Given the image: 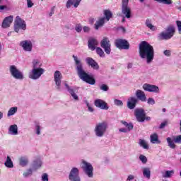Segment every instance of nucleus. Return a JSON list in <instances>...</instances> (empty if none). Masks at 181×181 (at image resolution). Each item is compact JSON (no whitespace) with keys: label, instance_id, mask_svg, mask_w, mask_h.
<instances>
[{"label":"nucleus","instance_id":"27","mask_svg":"<svg viewBox=\"0 0 181 181\" xmlns=\"http://www.w3.org/2000/svg\"><path fill=\"white\" fill-rule=\"evenodd\" d=\"M104 16H105V20L108 22L111 18H112V12H111L110 10L106 9L104 10Z\"/></svg>","mask_w":181,"mask_h":181},{"label":"nucleus","instance_id":"57","mask_svg":"<svg viewBox=\"0 0 181 181\" xmlns=\"http://www.w3.org/2000/svg\"><path fill=\"white\" fill-rule=\"evenodd\" d=\"M119 132H128V130L124 128L119 129Z\"/></svg>","mask_w":181,"mask_h":181},{"label":"nucleus","instance_id":"28","mask_svg":"<svg viewBox=\"0 0 181 181\" xmlns=\"http://www.w3.org/2000/svg\"><path fill=\"white\" fill-rule=\"evenodd\" d=\"M121 122L124 127H126V128H127V130L128 131V132L134 129V124H132V123H128L124 120H122Z\"/></svg>","mask_w":181,"mask_h":181},{"label":"nucleus","instance_id":"56","mask_svg":"<svg viewBox=\"0 0 181 181\" xmlns=\"http://www.w3.org/2000/svg\"><path fill=\"white\" fill-rule=\"evenodd\" d=\"M83 31L86 33L90 32V28L88 26H84Z\"/></svg>","mask_w":181,"mask_h":181},{"label":"nucleus","instance_id":"46","mask_svg":"<svg viewBox=\"0 0 181 181\" xmlns=\"http://www.w3.org/2000/svg\"><path fill=\"white\" fill-rule=\"evenodd\" d=\"M114 103L115 105H119L120 107H122V105H124V103L120 100L115 99L114 100Z\"/></svg>","mask_w":181,"mask_h":181},{"label":"nucleus","instance_id":"43","mask_svg":"<svg viewBox=\"0 0 181 181\" xmlns=\"http://www.w3.org/2000/svg\"><path fill=\"white\" fill-rule=\"evenodd\" d=\"M33 173V171H32V169H28L27 171L23 173L24 177H28V176H30Z\"/></svg>","mask_w":181,"mask_h":181},{"label":"nucleus","instance_id":"31","mask_svg":"<svg viewBox=\"0 0 181 181\" xmlns=\"http://www.w3.org/2000/svg\"><path fill=\"white\" fill-rule=\"evenodd\" d=\"M4 165L6 168H13V162H12V159H11V157L9 156H7Z\"/></svg>","mask_w":181,"mask_h":181},{"label":"nucleus","instance_id":"50","mask_svg":"<svg viewBox=\"0 0 181 181\" xmlns=\"http://www.w3.org/2000/svg\"><path fill=\"white\" fill-rule=\"evenodd\" d=\"M147 103L153 105V104H155V100L153 98H149L147 100Z\"/></svg>","mask_w":181,"mask_h":181},{"label":"nucleus","instance_id":"13","mask_svg":"<svg viewBox=\"0 0 181 181\" xmlns=\"http://www.w3.org/2000/svg\"><path fill=\"white\" fill-rule=\"evenodd\" d=\"M128 0H122V12L123 15H125L127 19L131 18V8L128 7Z\"/></svg>","mask_w":181,"mask_h":181},{"label":"nucleus","instance_id":"38","mask_svg":"<svg viewBox=\"0 0 181 181\" xmlns=\"http://www.w3.org/2000/svg\"><path fill=\"white\" fill-rule=\"evenodd\" d=\"M96 53L100 57H105V54L104 53V51L103 50V49H101L100 47H96Z\"/></svg>","mask_w":181,"mask_h":181},{"label":"nucleus","instance_id":"54","mask_svg":"<svg viewBox=\"0 0 181 181\" xmlns=\"http://www.w3.org/2000/svg\"><path fill=\"white\" fill-rule=\"evenodd\" d=\"M163 54H165V56H170L171 53H170V50L169 49H166L164 51Z\"/></svg>","mask_w":181,"mask_h":181},{"label":"nucleus","instance_id":"21","mask_svg":"<svg viewBox=\"0 0 181 181\" xmlns=\"http://www.w3.org/2000/svg\"><path fill=\"white\" fill-rule=\"evenodd\" d=\"M136 104H138V98L135 97H130L127 100V107L129 110H134L135 107H136Z\"/></svg>","mask_w":181,"mask_h":181},{"label":"nucleus","instance_id":"47","mask_svg":"<svg viewBox=\"0 0 181 181\" xmlns=\"http://www.w3.org/2000/svg\"><path fill=\"white\" fill-rule=\"evenodd\" d=\"M177 26L178 28V33L181 35V21H176Z\"/></svg>","mask_w":181,"mask_h":181},{"label":"nucleus","instance_id":"3","mask_svg":"<svg viewBox=\"0 0 181 181\" xmlns=\"http://www.w3.org/2000/svg\"><path fill=\"white\" fill-rule=\"evenodd\" d=\"M134 116L138 122H145V121H151V117L146 116V112L144 108H136L134 110Z\"/></svg>","mask_w":181,"mask_h":181},{"label":"nucleus","instance_id":"42","mask_svg":"<svg viewBox=\"0 0 181 181\" xmlns=\"http://www.w3.org/2000/svg\"><path fill=\"white\" fill-rule=\"evenodd\" d=\"M139 159L142 162V163L145 164L148 162V158L144 155L141 154L139 157Z\"/></svg>","mask_w":181,"mask_h":181},{"label":"nucleus","instance_id":"12","mask_svg":"<svg viewBox=\"0 0 181 181\" xmlns=\"http://www.w3.org/2000/svg\"><path fill=\"white\" fill-rule=\"evenodd\" d=\"M45 73L43 68H35L33 69L32 73L29 75V78L32 80H37Z\"/></svg>","mask_w":181,"mask_h":181},{"label":"nucleus","instance_id":"32","mask_svg":"<svg viewBox=\"0 0 181 181\" xmlns=\"http://www.w3.org/2000/svg\"><path fill=\"white\" fill-rule=\"evenodd\" d=\"M8 131L11 132L13 135H18V126L16 124L10 126Z\"/></svg>","mask_w":181,"mask_h":181},{"label":"nucleus","instance_id":"55","mask_svg":"<svg viewBox=\"0 0 181 181\" xmlns=\"http://www.w3.org/2000/svg\"><path fill=\"white\" fill-rule=\"evenodd\" d=\"M133 179H134V175H130L128 176L127 181H131V180H133Z\"/></svg>","mask_w":181,"mask_h":181},{"label":"nucleus","instance_id":"7","mask_svg":"<svg viewBox=\"0 0 181 181\" xmlns=\"http://www.w3.org/2000/svg\"><path fill=\"white\" fill-rule=\"evenodd\" d=\"M82 167L83 172L88 176V177H93L94 176V173H93L94 170V168H93V165L90 163H87L86 160L82 161Z\"/></svg>","mask_w":181,"mask_h":181},{"label":"nucleus","instance_id":"41","mask_svg":"<svg viewBox=\"0 0 181 181\" xmlns=\"http://www.w3.org/2000/svg\"><path fill=\"white\" fill-rule=\"evenodd\" d=\"M69 93L71 94V97H73L74 100H78V96L74 93V89H69Z\"/></svg>","mask_w":181,"mask_h":181},{"label":"nucleus","instance_id":"19","mask_svg":"<svg viewBox=\"0 0 181 181\" xmlns=\"http://www.w3.org/2000/svg\"><path fill=\"white\" fill-rule=\"evenodd\" d=\"M86 64H88V66H90V67L93 69V70H98V69H100L98 63H97V62H95V60H94L91 57H87L86 59Z\"/></svg>","mask_w":181,"mask_h":181},{"label":"nucleus","instance_id":"11","mask_svg":"<svg viewBox=\"0 0 181 181\" xmlns=\"http://www.w3.org/2000/svg\"><path fill=\"white\" fill-rule=\"evenodd\" d=\"M167 142L171 149H175L176 148V144H181V135L174 136L173 140L170 137H168L167 138Z\"/></svg>","mask_w":181,"mask_h":181},{"label":"nucleus","instance_id":"63","mask_svg":"<svg viewBox=\"0 0 181 181\" xmlns=\"http://www.w3.org/2000/svg\"><path fill=\"white\" fill-rule=\"evenodd\" d=\"M122 22H125V18H122Z\"/></svg>","mask_w":181,"mask_h":181},{"label":"nucleus","instance_id":"10","mask_svg":"<svg viewBox=\"0 0 181 181\" xmlns=\"http://www.w3.org/2000/svg\"><path fill=\"white\" fill-rule=\"evenodd\" d=\"M100 46L104 49L106 54H110V53H111V42L108 37H103L100 42Z\"/></svg>","mask_w":181,"mask_h":181},{"label":"nucleus","instance_id":"23","mask_svg":"<svg viewBox=\"0 0 181 181\" xmlns=\"http://www.w3.org/2000/svg\"><path fill=\"white\" fill-rule=\"evenodd\" d=\"M136 96L142 103H146V95H145V92L141 90H137L136 92Z\"/></svg>","mask_w":181,"mask_h":181},{"label":"nucleus","instance_id":"64","mask_svg":"<svg viewBox=\"0 0 181 181\" xmlns=\"http://www.w3.org/2000/svg\"><path fill=\"white\" fill-rule=\"evenodd\" d=\"M145 0H140V2H144Z\"/></svg>","mask_w":181,"mask_h":181},{"label":"nucleus","instance_id":"5","mask_svg":"<svg viewBox=\"0 0 181 181\" xmlns=\"http://www.w3.org/2000/svg\"><path fill=\"white\" fill-rule=\"evenodd\" d=\"M175 32L176 30H175V26L168 25L165 29V33L162 32L160 34V37H161L163 40H169V39H172V37H173V35H175Z\"/></svg>","mask_w":181,"mask_h":181},{"label":"nucleus","instance_id":"45","mask_svg":"<svg viewBox=\"0 0 181 181\" xmlns=\"http://www.w3.org/2000/svg\"><path fill=\"white\" fill-rule=\"evenodd\" d=\"M75 30H76L78 32V33H80V32H81V30H83V26H81V24H78L75 27Z\"/></svg>","mask_w":181,"mask_h":181},{"label":"nucleus","instance_id":"34","mask_svg":"<svg viewBox=\"0 0 181 181\" xmlns=\"http://www.w3.org/2000/svg\"><path fill=\"white\" fill-rule=\"evenodd\" d=\"M146 26L148 28L151 30H155V26L152 25V20L147 18L146 20Z\"/></svg>","mask_w":181,"mask_h":181},{"label":"nucleus","instance_id":"2","mask_svg":"<svg viewBox=\"0 0 181 181\" xmlns=\"http://www.w3.org/2000/svg\"><path fill=\"white\" fill-rule=\"evenodd\" d=\"M139 53L141 59H146L147 63H151L155 56L153 47L146 41H142L139 45Z\"/></svg>","mask_w":181,"mask_h":181},{"label":"nucleus","instance_id":"51","mask_svg":"<svg viewBox=\"0 0 181 181\" xmlns=\"http://www.w3.org/2000/svg\"><path fill=\"white\" fill-rule=\"evenodd\" d=\"M168 125V121H165L163 122H162L160 126H159V129H163V128H165V127Z\"/></svg>","mask_w":181,"mask_h":181},{"label":"nucleus","instance_id":"39","mask_svg":"<svg viewBox=\"0 0 181 181\" xmlns=\"http://www.w3.org/2000/svg\"><path fill=\"white\" fill-rule=\"evenodd\" d=\"M156 2H160V4H164V5H172L173 1L172 0H154Z\"/></svg>","mask_w":181,"mask_h":181},{"label":"nucleus","instance_id":"20","mask_svg":"<svg viewBox=\"0 0 181 181\" xmlns=\"http://www.w3.org/2000/svg\"><path fill=\"white\" fill-rule=\"evenodd\" d=\"M95 105L98 108H100V110H108L110 108L108 107V104L105 103V101L101 100V99H98L95 100Z\"/></svg>","mask_w":181,"mask_h":181},{"label":"nucleus","instance_id":"24","mask_svg":"<svg viewBox=\"0 0 181 181\" xmlns=\"http://www.w3.org/2000/svg\"><path fill=\"white\" fill-rule=\"evenodd\" d=\"M80 2H81V0H68L66 2V8H71V6H74V8H78V5H80Z\"/></svg>","mask_w":181,"mask_h":181},{"label":"nucleus","instance_id":"36","mask_svg":"<svg viewBox=\"0 0 181 181\" xmlns=\"http://www.w3.org/2000/svg\"><path fill=\"white\" fill-rule=\"evenodd\" d=\"M173 175H175V170H167L165 171V175H163V177H172V176H173Z\"/></svg>","mask_w":181,"mask_h":181},{"label":"nucleus","instance_id":"35","mask_svg":"<svg viewBox=\"0 0 181 181\" xmlns=\"http://www.w3.org/2000/svg\"><path fill=\"white\" fill-rule=\"evenodd\" d=\"M139 144L140 146L144 148V149H149V146H148V144H146V141H145V140L139 139Z\"/></svg>","mask_w":181,"mask_h":181},{"label":"nucleus","instance_id":"22","mask_svg":"<svg viewBox=\"0 0 181 181\" xmlns=\"http://www.w3.org/2000/svg\"><path fill=\"white\" fill-rule=\"evenodd\" d=\"M88 46L90 50L94 52L97 49V46H98V41L95 38H90L88 41Z\"/></svg>","mask_w":181,"mask_h":181},{"label":"nucleus","instance_id":"37","mask_svg":"<svg viewBox=\"0 0 181 181\" xmlns=\"http://www.w3.org/2000/svg\"><path fill=\"white\" fill-rule=\"evenodd\" d=\"M42 67V64L37 59H34L33 61V69H39Z\"/></svg>","mask_w":181,"mask_h":181},{"label":"nucleus","instance_id":"60","mask_svg":"<svg viewBox=\"0 0 181 181\" xmlns=\"http://www.w3.org/2000/svg\"><path fill=\"white\" fill-rule=\"evenodd\" d=\"M65 86L66 87L68 91H70V90H72L71 88H70V86H69V84L65 83Z\"/></svg>","mask_w":181,"mask_h":181},{"label":"nucleus","instance_id":"15","mask_svg":"<svg viewBox=\"0 0 181 181\" xmlns=\"http://www.w3.org/2000/svg\"><path fill=\"white\" fill-rule=\"evenodd\" d=\"M143 89L148 93H159V87L156 85H151L149 83H145L143 85Z\"/></svg>","mask_w":181,"mask_h":181},{"label":"nucleus","instance_id":"9","mask_svg":"<svg viewBox=\"0 0 181 181\" xmlns=\"http://www.w3.org/2000/svg\"><path fill=\"white\" fill-rule=\"evenodd\" d=\"M9 70L11 76L14 78H16V80H23V74H22V72H21V71L18 70V68H16V66L15 65L10 66Z\"/></svg>","mask_w":181,"mask_h":181},{"label":"nucleus","instance_id":"25","mask_svg":"<svg viewBox=\"0 0 181 181\" xmlns=\"http://www.w3.org/2000/svg\"><path fill=\"white\" fill-rule=\"evenodd\" d=\"M104 23H105V17L99 18V20L95 23V29L98 30L100 28L104 26Z\"/></svg>","mask_w":181,"mask_h":181},{"label":"nucleus","instance_id":"44","mask_svg":"<svg viewBox=\"0 0 181 181\" xmlns=\"http://www.w3.org/2000/svg\"><path fill=\"white\" fill-rule=\"evenodd\" d=\"M100 90H102V91H108V90L110 89V88L108 87V86L105 85V84H103L100 87Z\"/></svg>","mask_w":181,"mask_h":181},{"label":"nucleus","instance_id":"49","mask_svg":"<svg viewBox=\"0 0 181 181\" xmlns=\"http://www.w3.org/2000/svg\"><path fill=\"white\" fill-rule=\"evenodd\" d=\"M42 181H49V175L47 174L44 173L42 176Z\"/></svg>","mask_w":181,"mask_h":181},{"label":"nucleus","instance_id":"53","mask_svg":"<svg viewBox=\"0 0 181 181\" xmlns=\"http://www.w3.org/2000/svg\"><path fill=\"white\" fill-rule=\"evenodd\" d=\"M86 105H87L88 110V111H90V112H93V111H94V109H93V107L90 106L89 103H87Z\"/></svg>","mask_w":181,"mask_h":181},{"label":"nucleus","instance_id":"14","mask_svg":"<svg viewBox=\"0 0 181 181\" xmlns=\"http://www.w3.org/2000/svg\"><path fill=\"white\" fill-rule=\"evenodd\" d=\"M69 179L70 181H81L78 168H73L71 170Z\"/></svg>","mask_w":181,"mask_h":181},{"label":"nucleus","instance_id":"52","mask_svg":"<svg viewBox=\"0 0 181 181\" xmlns=\"http://www.w3.org/2000/svg\"><path fill=\"white\" fill-rule=\"evenodd\" d=\"M35 128H36V134H37V135H40V126L37 125L35 127Z\"/></svg>","mask_w":181,"mask_h":181},{"label":"nucleus","instance_id":"4","mask_svg":"<svg viewBox=\"0 0 181 181\" xmlns=\"http://www.w3.org/2000/svg\"><path fill=\"white\" fill-rule=\"evenodd\" d=\"M108 128V124L107 122H102L100 123H98L95 127V134L96 136L101 138L104 136V134L107 132V129Z\"/></svg>","mask_w":181,"mask_h":181},{"label":"nucleus","instance_id":"48","mask_svg":"<svg viewBox=\"0 0 181 181\" xmlns=\"http://www.w3.org/2000/svg\"><path fill=\"white\" fill-rule=\"evenodd\" d=\"M33 5H35V4L33 3V1H32V0H27L28 8H32Z\"/></svg>","mask_w":181,"mask_h":181},{"label":"nucleus","instance_id":"18","mask_svg":"<svg viewBox=\"0 0 181 181\" xmlns=\"http://www.w3.org/2000/svg\"><path fill=\"white\" fill-rule=\"evenodd\" d=\"M13 22V16H9L8 17H6L1 23V28H3V29H8V28H11V24Z\"/></svg>","mask_w":181,"mask_h":181},{"label":"nucleus","instance_id":"26","mask_svg":"<svg viewBox=\"0 0 181 181\" xmlns=\"http://www.w3.org/2000/svg\"><path fill=\"white\" fill-rule=\"evenodd\" d=\"M150 139L151 144H160V141H159V136L158 134L153 133L150 136Z\"/></svg>","mask_w":181,"mask_h":181},{"label":"nucleus","instance_id":"16","mask_svg":"<svg viewBox=\"0 0 181 181\" xmlns=\"http://www.w3.org/2000/svg\"><path fill=\"white\" fill-rule=\"evenodd\" d=\"M54 78L55 84L57 86V90H60V86H62V78H63L62 73H60L59 71H56L54 74Z\"/></svg>","mask_w":181,"mask_h":181},{"label":"nucleus","instance_id":"1","mask_svg":"<svg viewBox=\"0 0 181 181\" xmlns=\"http://www.w3.org/2000/svg\"><path fill=\"white\" fill-rule=\"evenodd\" d=\"M72 57L74 60L76 73L79 78H81V80H82L85 83L90 84V86H94V84H95V78H94V76L86 72V71L84 70V66H83V62H81V61L78 59V57H77V56L73 55Z\"/></svg>","mask_w":181,"mask_h":181},{"label":"nucleus","instance_id":"58","mask_svg":"<svg viewBox=\"0 0 181 181\" xmlns=\"http://www.w3.org/2000/svg\"><path fill=\"white\" fill-rule=\"evenodd\" d=\"M54 13V8H52L51 9V12L49 13V16H53Z\"/></svg>","mask_w":181,"mask_h":181},{"label":"nucleus","instance_id":"61","mask_svg":"<svg viewBox=\"0 0 181 181\" xmlns=\"http://www.w3.org/2000/svg\"><path fill=\"white\" fill-rule=\"evenodd\" d=\"M3 117H4V113L0 112V119H2Z\"/></svg>","mask_w":181,"mask_h":181},{"label":"nucleus","instance_id":"30","mask_svg":"<svg viewBox=\"0 0 181 181\" xmlns=\"http://www.w3.org/2000/svg\"><path fill=\"white\" fill-rule=\"evenodd\" d=\"M143 175L146 179H151V169L149 168H144L143 169Z\"/></svg>","mask_w":181,"mask_h":181},{"label":"nucleus","instance_id":"33","mask_svg":"<svg viewBox=\"0 0 181 181\" xmlns=\"http://www.w3.org/2000/svg\"><path fill=\"white\" fill-rule=\"evenodd\" d=\"M18 112V107H13L9 109L8 111L7 115L8 117H11L12 115H15Z\"/></svg>","mask_w":181,"mask_h":181},{"label":"nucleus","instance_id":"59","mask_svg":"<svg viewBox=\"0 0 181 181\" xmlns=\"http://www.w3.org/2000/svg\"><path fill=\"white\" fill-rule=\"evenodd\" d=\"M4 9H6V6H0V11H4Z\"/></svg>","mask_w":181,"mask_h":181},{"label":"nucleus","instance_id":"6","mask_svg":"<svg viewBox=\"0 0 181 181\" xmlns=\"http://www.w3.org/2000/svg\"><path fill=\"white\" fill-rule=\"evenodd\" d=\"M20 30H26V23L18 16L14 21V32L19 33Z\"/></svg>","mask_w":181,"mask_h":181},{"label":"nucleus","instance_id":"8","mask_svg":"<svg viewBox=\"0 0 181 181\" xmlns=\"http://www.w3.org/2000/svg\"><path fill=\"white\" fill-rule=\"evenodd\" d=\"M115 45L120 50H128L129 49V42L127 40L117 39L115 41Z\"/></svg>","mask_w":181,"mask_h":181},{"label":"nucleus","instance_id":"62","mask_svg":"<svg viewBox=\"0 0 181 181\" xmlns=\"http://www.w3.org/2000/svg\"><path fill=\"white\" fill-rule=\"evenodd\" d=\"M163 112H166V109L165 108L163 109Z\"/></svg>","mask_w":181,"mask_h":181},{"label":"nucleus","instance_id":"40","mask_svg":"<svg viewBox=\"0 0 181 181\" xmlns=\"http://www.w3.org/2000/svg\"><path fill=\"white\" fill-rule=\"evenodd\" d=\"M42 166V161L40 160H37V161H34V164H33V168L34 169H39V168H40Z\"/></svg>","mask_w":181,"mask_h":181},{"label":"nucleus","instance_id":"17","mask_svg":"<svg viewBox=\"0 0 181 181\" xmlns=\"http://www.w3.org/2000/svg\"><path fill=\"white\" fill-rule=\"evenodd\" d=\"M20 46H22L25 52H32V49H33V45L30 40H24L21 42Z\"/></svg>","mask_w":181,"mask_h":181},{"label":"nucleus","instance_id":"29","mask_svg":"<svg viewBox=\"0 0 181 181\" xmlns=\"http://www.w3.org/2000/svg\"><path fill=\"white\" fill-rule=\"evenodd\" d=\"M29 163V160L28 159L27 157H21L19 158V164L21 166H26Z\"/></svg>","mask_w":181,"mask_h":181}]
</instances>
